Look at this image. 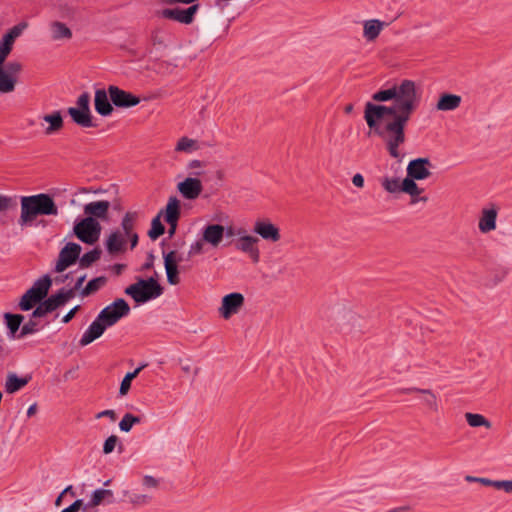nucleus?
I'll return each instance as SVG.
<instances>
[{
    "instance_id": "obj_2",
    "label": "nucleus",
    "mask_w": 512,
    "mask_h": 512,
    "mask_svg": "<svg viewBox=\"0 0 512 512\" xmlns=\"http://www.w3.org/2000/svg\"><path fill=\"white\" fill-rule=\"evenodd\" d=\"M21 212L18 224L21 227L31 226L38 216H57L58 207L53 197L46 193H39L20 198Z\"/></svg>"
},
{
    "instance_id": "obj_34",
    "label": "nucleus",
    "mask_w": 512,
    "mask_h": 512,
    "mask_svg": "<svg viewBox=\"0 0 512 512\" xmlns=\"http://www.w3.org/2000/svg\"><path fill=\"white\" fill-rule=\"evenodd\" d=\"M139 218V214L136 211H128L122 218L121 221V232L127 236L135 233L134 227Z\"/></svg>"
},
{
    "instance_id": "obj_46",
    "label": "nucleus",
    "mask_w": 512,
    "mask_h": 512,
    "mask_svg": "<svg viewBox=\"0 0 512 512\" xmlns=\"http://www.w3.org/2000/svg\"><path fill=\"white\" fill-rule=\"evenodd\" d=\"M419 393L424 395L423 403L427 407H429L433 411H437L438 410L437 397H436V395L432 391L426 390V389H422V390H419Z\"/></svg>"
},
{
    "instance_id": "obj_42",
    "label": "nucleus",
    "mask_w": 512,
    "mask_h": 512,
    "mask_svg": "<svg viewBox=\"0 0 512 512\" xmlns=\"http://www.w3.org/2000/svg\"><path fill=\"white\" fill-rule=\"evenodd\" d=\"M39 330L40 327L37 318H32L31 316L30 319L22 326L20 333L17 335V338H24L28 335L37 333Z\"/></svg>"
},
{
    "instance_id": "obj_49",
    "label": "nucleus",
    "mask_w": 512,
    "mask_h": 512,
    "mask_svg": "<svg viewBox=\"0 0 512 512\" xmlns=\"http://www.w3.org/2000/svg\"><path fill=\"white\" fill-rule=\"evenodd\" d=\"M119 439L116 435L109 436L103 444V453L110 454L114 451Z\"/></svg>"
},
{
    "instance_id": "obj_57",
    "label": "nucleus",
    "mask_w": 512,
    "mask_h": 512,
    "mask_svg": "<svg viewBox=\"0 0 512 512\" xmlns=\"http://www.w3.org/2000/svg\"><path fill=\"white\" fill-rule=\"evenodd\" d=\"M79 308H80L79 305L73 307L66 315L63 316L62 322L63 323L70 322L73 319V317L75 316V314L77 313V311L79 310Z\"/></svg>"
},
{
    "instance_id": "obj_27",
    "label": "nucleus",
    "mask_w": 512,
    "mask_h": 512,
    "mask_svg": "<svg viewBox=\"0 0 512 512\" xmlns=\"http://www.w3.org/2000/svg\"><path fill=\"white\" fill-rule=\"evenodd\" d=\"M49 30L53 41L70 40L73 36L71 29L60 21H52L49 24Z\"/></svg>"
},
{
    "instance_id": "obj_37",
    "label": "nucleus",
    "mask_w": 512,
    "mask_h": 512,
    "mask_svg": "<svg viewBox=\"0 0 512 512\" xmlns=\"http://www.w3.org/2000/svg\"><path fill=\"white\" fill-rule=\"evenodd\" d=\"M198 149L199 145L197 140L188 138L186 136L181 137L175 146V151L177 152L192 153Z\"/></svg>"
},
{
    "instance_id": "obj_38",
    "label": "nucleus",
    "mask_w": 512,
    "mask_h": 512,
    "mask_svg": "<svg viewBox=\"0 0 512 512\" xmlns=\"http://www.w3.org/2000/svg\"><path fill=\"white\" fill-rule=\"evenodd\" d=\"M102 251L99 248H94L87 253H85L82 257L79 258V265L81 268H88L94 262L98 261L101 257Z\"/></svg>"
},
{
    "instance_id": "obj_28",
    "label": "nucleus",
    "mask_w": 512,
    "mask_h": 512,
    "mask_svg": "<svg viewBox=\"0 0 512 512\" xmlns=\"http://www.w3.org/2000/svg\"><path fill=\"white\" fill-rule=\"evenodd\" d=\"M387 24L378 19L366 20L363 23V37L367 41H374Z\"/></svg>"
},
{
    "instance_id": "obj_55",
    "label": "nucleus",
    "mask_w": 512,
    "mask_h": 512,
    "mask_svg": "<svg viewBox=\"0 0 512 512\" xmlns=\"http://www.w3.org/2000/svg\"><path fill=\"white\" fill-rule=\"evenodd\" d=\"M203 240L201 241H197L195 243H193L191 246H190V249H189V256H194V255H198V254H201L202 251H203Z\"/></svg>"
},
{
    "instance_id": "obj_64",
    "label": "nucleus",
    "mask_w": 512,
    "mask_h": 512,
    "mask_svg": "<svg viewBox=\"0 0 512 512\" xmlns=\"http://www.w3.org/2000/svg\"><path fill=\"white\" fill-rule=\"evenodd\" d=\"M125 267H126V266H125L124 264H114V265L112 266V270H113V272H114L116 275H120V274L123 272V270L125 269Z\"/></svg>"
},
{
    "instance_id": "obj_10",
    "label": "nucleus",
    "mask_w": 512,
    "mask_h": 512,
    "mask_svg": "<svg viewBox=\"0 0 512 512\" xmlns=\"http://www.w3.org/2000/svg\"><path fill=\"white\" fill-rule=\"evenodd\" d=\"M109 97L113 105L119 108H130L140 103V98L136 95L120 89L118 86L110 85L108 87Z\"/></svg>"
},
{
    "instance_id": "obj_26",
    "label": "nucleus",
    "mask_w": 512,
    "mask_h": 512,
    "mask_svg": "<svg viewBox=\"0 0 512 512\" xmlns=\"http://www.w3.org/2000/svg\"><path fill=\"white\" fill-rule=\"evenodd\" d=\"M497 210L492 207L483 209L479 219L478 227L482 233H488L496 228Z\"/></svg>"
},
{
    "instance_id": "obj_53",
    "label": "nucleus",
    "mask_w": 512,
    "mask_h": 512,
    "mask_svg": "<svg viewBox=\"0 0 512 512\" xmlns=\"http://www.w3.org/2000/svg\"><path fill=\"white\" fill-rule=\"evenodd\" d=\"M25 25H16L12 29L9 30L4 36H11V41L15 42L16 38L19 37L22 33Z\"/></svg>"
},
{
    "instance_id": "obj_22",
    "label": "nucleus",
    "mask_w": 512,
    "mask_h": 512,
    "mask_svg": "<svg viewBox=\"0 0 512 512\" xmlns=\"http://www.w3.org/2000/svg\"><path fill=\"white\" fill-rule=\"evenodd\" d=\"M112 504L114 503V494L109 489H96L92 492L90 500L85 503L84 512H88L90 509L95 508L102 503Z\"/></svg>"
},
{
    "instance_id": "obj_11",
    "label": "nucleus",
    "mask_w": 512,
    "mask_h": 512,
    "mask_svg": "<svg viewBox=\"0 0 512 512\" xmlns=\"http://www.w3.org/2000/svg\"><path fill=\"white\" fill-rule=\"evenodd\" d=\"M195 177H187L184 181L178 183L177 189L180 194L188 200H194L200 196L203 190L201 181L197 178L202 172L193 171L191 172Z\"/></svg>"
},
{
    "instance_id": "obj_29",
    "label": "nucleus",
    "mask_w": 512,
    "mask_h": 512,
    "mask_svg": "<svg viewBox=\"0 0 512 512\" xmlns=\"http://www.w3.org/2000/svg\"><path fill=\"white\" fill-rule=\"evenodd\" d=\"M462 102V98L456 94L444 93L439 97L436 104L438 111H454Z\"/></svg>"
},
{
    "instance_id": "obj_44",
    "label": "nucleus",
    "mask_w": 512,
    "mask_h": 512,
    "mask_svg": "<svg viewBox=\"0 0 512 512\" xmlns=\"http://www.w3.org/2000/svg\"><path fill=\"white\" fill-rule=\"evenodd\" d=\"M124 496H128L129 502L134 506L147 505L151 501V496L147 494L129 493V491H124Z\"/></svg>"
},
{
    "instance_id": "obj_5",
    "label": "nucleus",
    "mask_w": 512,
    "mask_h": 512,
    "mask_svg": "<svg viewBox=\"0 0 512 512\" xmlns=\"http://www.w3.org/2000/svg\"><path fill=\"white\" fill-rule=\"evenodd\" d=\"M101 230L102 227L98 220L93 217H85L75 223L73 235L81 242L93 245L99 240Z\"/></svg>"
},
{
    "instance_id": "obj_48",
    "label": "nucleus",
    "mask_w": 512,
    "mask_h": 512,
    "mask_svg": "<svg viewBox=\"0 0 512 512\" xmlns=\"http://www.w3.org/2000/svg\"><path fill=\"white\" fill-rule=\"evenodd\" d=\"M465 481H467L469 483H472V482L481 483L484 486L494 487L495 489H497V484H498V480H491L488 478L475 477V476H470V475H467L465 477Z\"/></svg>"
},
{
    "instance_id": "obj_7",
    "label": "nucleus",
    "mask_w": 512,
    "mask_h": 512,
    "mask_svg": "<svg viewBox=\"0 0 512 512\" xmlns=\"http://www.w3.org/2000/svg\"><path fill=\"white\" fill-rule=\"evenodd\" d=\"M131 309L123 298H118L104 307L98 314V320L108 328L115 325L120 319L129 315Z\"/></svg>"
},
{
    "instance_id": "obj_8",
    "label": "nucleus",
    "mask_w": 512,
    "mask_h": 512,
    "mask_svg": "<svg viewBox=\"0 0 512 512\" xmlns=\"http://www.w3.org/2000/svg\"><path fill=\"white\" fill-rule=\"evenodd\" d=\"M81 246L74 242L67 243L59 252L55 272L61 273L73 265L80 256Z\"/></svg>"
},
{
    "instance_id": "obj_20",
    "label": "nucleus",
    "mask_w": 512,
    "mask_h": 512,
    "mask_svg": "<svg viewBox=\"0 0 512 512\" xmlns=\"http://www.w3.org/2000/svg\"><path fill=\"white\" fill-rule=\"evenodd\" d=\"M94 107L96 112L103 116H109L113 112L112 102L109 97L108 90L97 89L94 97Z\"/></svg>"
},
{
    "instance_id": "obj_51",
    "label": "nucleus",
    "mask_w": 512,
    "mask_h": 512,
    "mask_svg": "<svg viewBox=\"0 0 512 512\" xmlns=\"http://www.w3.org/2000/svg\"><path fill=\"white\" fill-rule=\"evenodd\" d=\"M4 70L9 72L10 75H12V77H15L21 72L22 70V65L21 63L17 62V61H12V62H8L5 67H4Z\"/></svg>"
},
{
    "instance_id": "obj_15",
    "label": "nucleus",
    "mask_w": 512,
    "mask_h": 512,
    "mask_svg": "<svg viewBox=\"0 0 512 512\" xmlns=\"http://www.w3.org/2000/svg\"><path fill=\"white\" fill-rule=\"evenodd\" d=\"M180 218V201L177 197H170L164 210V220L169 224L168 234L172 237Z\"/></svg>"
},
{
    "instance_id": "obj_23",
    "label": "nucleus",
    "mask_w": 512,
    "mask_h": 512,
    "mask_svg": "<svg viewBox=\"0 0 512 512\" xmlns=\"http://www.w3.org/2000/svg\"><path fill=\"white\" fill-rule=\"evenodd\" d=\"M224 233V226L220 224H210L204 228L202 240L211 244L213 247H217L221 243Z\"/></svg>"
},
{
    "instance_id": "obj_17",
    "label": "nucleus",
    "mask_w": 512,
    "mask_h": 512,
    "mask_svg": "<svg viewBox=\"0 0 512 512\" xmlns=\"http://www.w3.org/2000/svg\"><path fill=\"white\" fill-rule=\"evenodd\" d=\"M164 267L167 275V281L171 285H177L180 282L177 264L181 261L176 251H170L163 254Z\"/></svg>"
},
{
    "instance_id": "obj_21",
    "label": "nucleus",
    "mask_w": 512,
    "mask_h": 512,
    "mask_svg": "<svg viewBox=\"0 0 512 512\" xmlns=\"http://www.w3.org/2000/svg\"><path fill=\"white\" fill-rule=\"evenodd\" d=\"M106 326L102 323L101 320H98V317L89 325L87 330L82 335L79 344L84 347L92 343L94 340L101 337L106 330Z\"/></svg>"
},
{
    "instance_id": "obj_30",
    "label": "nucleus",
    "mask_w": 512,
    "mask_h": 512,
    "mask_svg": "<svg viewBox=\"0 0 512 512\" xmlns=\"http://www.w3.org/2000/svg\"><path fill=\"white\" fill-rule=\"evenodd\" d=\"M30 379V377L20 378L15 373H8L5 382V391L9 394H13L25 387Z\"/></svg>"
},
{
    "instance_id": "obj_35",
    "label": "nucleus",
    "mask_w": 512,
    "mask_h": 512,
    "mask_svg": "<svg viewBox=\"0 0 512 512\" xmlns=\"http://www.w3.org/2000/svg\"><path fill=\"white\" fill-rule=\"evenodd\" d=\"M107 282V278L105 276H99L92 280H90L85 287L80 290L81 297H87L91 294L96 293L101 287H103Z\"/></svg>"
},
{
    "instance_id": "obj_58",
    "label": "nucleus",
    "mask_w": 512,
    "mask_h": 512,
    "mask_svg": "<svg viewBox=\"0 0 512 512\" xmlns=\"http://www.w3.org/2000/svg\"><path fill=\"white\" fill-rule=\"evenodd\" d=\"M85 279H86V274H84V275L80 276V277L76 280L74 287H72V288H70V289H69V290H72V292H73V294H74V297L76 296V292H77L78 290L82 289L81 287H82V284H83V282L85 281Z\"/></svg>"
},
{
    "instance_id": "obj_25",
    "label": "nucleus",
    "mask_w": 512,
    "mask_h": 512,
    "mask_svg": "<svg viewBox=\"0 0 512 512\" xmlns=\"http://www.w3.org/2000/svg\"><path fill=\"white\" fill-rule=\"evenodd\" d=\"M68 114L71 116L74 123L83 128L96 127L93 122L91 110L76 109L75 107L68 108Z\"/></svg>"
},
{
    "instance_id": "obj_3",
    "label": "nucleus",
    "mask_w": 512,
    "mask_h": 512,
    "mask_svg": "<svg viewBox=\"0 0 512 512\" xmlns=\"http://www.w3.org/2000/svg\"><path fill=\"white\" fill-rule=\"evenodd\" d=\"M125 293L137 303H146L161 296L163 288L155 278L150 277L146 280L139 279L136 283L128 286Z\"/></svg>"
},
{
    "instance_id": "obj_50",
    "label": "nucleus",
    "mask_w": 512,
    "mask_h": 512,
    "mask_svg": "<svg viewBox=\"0 0 512 512\" xmlns=\"http://www.w3.org/2000/svg\"><path fill=\"white\" fill-rule=\"evenodd\" d=\"M76 109L90 110V95L88 92H83L77 99Z\"/></svg>"
},
{
    "instance_id": "obj_6",
    "label": "nucleus",
    "mask_w": 512,
    "mask_h": 512,
    "mask_svg": "<svg viewBox=\"0 0 512 512\" xmlns=\"http://www.w3.org/2000/svg\"><path fill=\"white\" fill-rule=\"evenodd\" d=\"M74 298L72 290L61 288L56 294L51 295L47 299H43L32 312V318H41L46 316L65 305L69 300Z\"/></svg>"
},
{
    "instance_id": "obj_47",
    "label": "nucleus",
    "mask_w": 512,
    "mask_h": 512,
    "mask_svg": "<svg viewBox=\"0 0 512 512\" xmlns=\"http://www.w3.org/2000/svg\"><path fill=\"white\" fill-rule=\"evenodd\" d=\"M17 206L16 198L0 194V212L15 209Z\"/></svg>"
},
{
    "instance_id": "obj_1",
    "label": "nucleus",
    "mask_w": 512,
    "mask_h": 512,
    "mask_svg": "<svg viewBox=\"0 0 512 512\" xmlns=\"http://www.w3.org/2000/svg\"><path fill=\"white\" fill-rule=\"evenodd\" d=\"M376 102L393 100V104L376 105L367 102L364 119L368 127L381 138L389 155L402 161L399 147L406 141L405 127L419 103L416 84L404 79L399 84L379 90L372 95Z\"/></svg>"
},
{
    "instance_id": "obj_43",
    "label": "nucleus",
    "mask_w": 512,
    "mask_h": 512,
    "mask_svg": "<svg viewBox=\"0 0 512 512\" xmlns=\"http://www.w3.org/2000/svg\"><path fill=\"white\" fill-rule=\"evenodd\" d=\"M140 422V417L134 416L131 413H126L119 422V428L122 432L128 433L132 429L133 425L139 424Z\"/></svg>"
},
{
    "instance_id": "obj_40",
    "label": "nucleus",
    "mask_w": 512,
    "mask_h": 512,
    "mask_svg": "<svg viewBox=\"0 0 512 512\" xmlns=\"http://www.w3.org/2000/svg\"><path fill=\"white\" fill-rule=\"evenodd\" d=\"M162 213H164V211H161L151 222V229L148 232V236L152 240L158 239L165 232V227L160 221Z\"/></svg>"
},
{
    "instance_id": "obj_60",
    "label": "nucleus",
    "mask_w": 512,
    "mask_h": 512,
    "mask_svg": "<svg viewBox=\"0 0 512 512\" xmlns=\"http://www.w3.org/2000/svg\"><path fill=\"white\" fill-rule=\"evenodd\" d=\"M109 417L112 421L116 419V413L114 410H104L96 415V418Z\"/></svg>"
},
{
    "instance_id": "obj_24",
    "label": "nucleus",
    "mask_w": 512,
    "mask_h": 512,
    "mask_svg": "<svg viewBox=\"0 0 512 512\" xmlns=\"http://www.w3.org/2000/svg\"><path fill=\"white\" fill-rule=\"evenodd\" d=\"M416 180L410 177H406L402 181V192L407 193L411 196L410 204H416L417 202H424L426 203L428 201V197L422 196L419 197V195L422 193L423 189L420 188Z\"/></svg>"
},
{
    "instance_id": "obj_13",
    "label": "nucleus",
    "mask_w": 512,
    "mask_h": 512,
    "mask_svg": "<svg viewBox=\"0 0 512 512\" xmlns=\"http://www.w3.org/2000/svg\"><path fill=\"white\" fill-rule=\"evenodd\" d=\"M237 235H239L240 237L236 243V249L244 253H247L253 260V262L257 263L260 258V252L257 247L259 239L255 236L245 235L242 233L241 230L237 232Z\"/></svg>"
},
{
    "instance_id": "obj_63",
    "label": "nucleus",
    "mask_w": 512,
    "mask_h": 512,
    "mask_svg": "<svg viewBox=\"0 0 512 512\" xmlns=\"http://www.w3.org/2000/svg\"><path fill=\"white\" fill-rule=\"evenodd\" d=\"M202 166H203V162L200 161V160H191L188 163V169H190V170H193V169H196V168H200Z\"/></svg>"
},
{
    "instance_id": "obj_12",
    "label": "nucleus",
    "mask_w": 512,
    "mask_h": 512,
    "mask_svg": "<svg viewBox=\"0 0 512 512\" xmlns=\"http://www.w3.org/2000/svg\"><path fill=\"white\" fill-rule=\"evenodd\" d=\"M244 305V296L239 292H233L222 298L219 313L224 319H229L237 314Z\"/></svg>"
},
{
    "instance_id": "obj_54",
    "label": "nucleus",
    "mask_w": 512,
    "mask_h": 512,
    "mask_svg": "<svg viewBox=\"0 0 512 512\" xmlns=\"http://www.w3.org/2000/svg\"><path fill=\"white\" fill-rule=\"evenodd\" d=\"M497 489L512 494V480H498Z\"/></svg>"
},
{
    "instance_id": "obj_14",
    "label": "nucleus",
    "mask_w": 512,
    "mask_h": 512,
    "mask_svg": "<svg viewBox=\"0 0 512 512\" xmlns=\"http://www.w3.org/2000/svg\"><path fill=\"white\" fill-rule=\"evenodd\" d=\"M430 166L431 162L428 158L413 159L407 166V176L415 180L427 179L431 175Z\"/></svg>"
},
{
    "instance_id": "obj_62",
    "label": "nucleus",
    "mask_w": 512,
    "mask_h": 512,
    "mask_svg": "<svg viewBox=\"0 0 512 512\" xmlns=\"http://www.w3.org/2000/svg\"><path fill=\"white\" fill-rule=\"evenodd\" d=\"M153 262H154V255L152 253H149L147 261L143 265V269L148 270V269L152 268Z\"/></svg>"
},
{
    "instance_id": "obj_36",
    "label": "nucleus",
    "mask_w": 512,
    "mask_h": 512,
    "mask_svg": "<svg viewBox=\"0 0 512 512\" xmlns=\"http://www.w3.org/2000/svg\"><path fill=\"white\" fill-rule=\"evenodd\" d=\"M383 189L391 194L402 192V182L399 177L384 176L381 179Z\"/></svg>"
},
{
    "instance_id": "obj_18",
    "label": "nucleus",
    "mask_w": 512,
    "mask_h": 512,
    "mask_svg": "<svg viewBox=\"0 0 512 512\" xmlns=\"http://www.w3.org/2000/svg\"><path fill=\"white\" fill-rule=\"evenodd\" d=\"M107 252L114 256L126 251V236L120 229L112 231L105 241Z\"/></svg>"
},
{
    "instance_id": "obj_16",
    "label": "nucleus",
    "mask_w": 512,
    "mask_h": 512,
    "mask_svg": "<svg viewBox=\"0 0 512 512\" xmlns=\"http://www.w3.org/2000/svg\"><path fill=\"white\" fill-rule=\"evenodd\" d=\"M253 231L263 240L270 242H278L281 238L280 230L268 220H257L254 224Z\"/></svg>"
},
{
    "instance_id": "obj_59",
    "label": "nucleus",
    "mask_w": 512,
    "mask_h": 512,
    "mask_svg": "<svg viewBox=\"0 0 512 512\" xmlns=\"http://www.w3.org/2000/svg\"><path fill=\"white\" fill-rule=\"evenodd\" d=\"M352 183L356 187L362 188L364 186V177L360 173H357L353 176Z\"/></svg>"
},
{
    "instance_id": "obj_61",
    "label": "nucleus",
    "mask_w": 512,
    "mask_h": 512,
    "mask_svg": "<svg viewBox=\"0 0 512 512\" xmlns=\"http://www.w3.org/2000/svg\"><path fill=\"white\" fill-rule=\"evenodd\" d=\"M127 240H130L131 249H134L137 246V244H138V240H139L138 234L135 232V233H132L130 235H127L126 236V241Z\"/></svg>"
},
{
    "instance_id": "obj_52",
    "label": "nucleus",
    "mask_w": 512,
    "mask_h": 512,
    "mask_svg": "<svg viewBox=\"0 0 512 512\" xmlns=\"http://www.w3.org/2000/svg\"><path fill=\"white\" fill-rule=\"evenodd\" d=\"M85 503L83 499H77L75 500L71 505H69L67 508L63 509L61 512H78L82 509L84 512Z\"/></svg>"
},
{
    "instance_id": "obj_33",
    "label": "nucleus",
    "mask_w": 512,
    "mask_h": 512,
    "mask_svg": "<svg viewBox=\"0 0 512 512\" xmlns=\"http://www.w3.org/2000/svg\"><path fill=\"white\" fill-rule=\"evenodd\" d=\"M4 319L9 330V336L11 338H17L16 333L24 320V316L21 314L5 313Z\"/></svg>"
},
{
    "instance_id": "obj_39",
    "label": "nucleus",
    "mask_w": 512,
    "mask_h": 512,
    "mask_svg": "<svg viewBox=\"0 0 512 512\" xmlns=\"http://www.w3.org/2000/svg\"><path fill=\"white\" fill-rule=\"evenodd\" d=\"M146 367V364H143L141 366H139L138 368H136L133 372H128L125 377L123 378L121 384H120V389H119V394L120 395H126L131 387V381L137 377V375L140 373V371Z\"/></svg>"
},
{
    "instance_id": "obj_31",
    "label": "nucleus",
    "mask_w": 512,
    "mask_h": 512,
    "mask_svg": "<svg viewBox=\"0 0 512 512\" xmlns=\"http://www.w3.org/2000/svg\"><path fill=\"white\" fill-rule=\"evenodd\" d=\"M17 78L12 77L9 72L4 70V64L0 63V93H11L15 90Z\"/></svg>"
},
{
    "instance_id": "obj_32",
    "label": "nucleus",
    "mask_w": 512,
    "mask_h": 512,
    "mask_svg": "<svg viewBox=\"0 0 512 512\" xmlns=\"http://www.w3.org/2000/svg\"><path fill=\"white\" fill-rule=\"evenodd\" d=\"M43 120L49 123L45 130L47 135H51L63 127V118L60 111H54L52 114L43 116Z\"/></svg>"
},
{
    "instance_id": "obj_45",
    "label": "nucleus",
    "mask_w": 512,
    "mask_h": 512,
    "mask_svg": "<svg viewBox=\"0 0 512 512\" xmlns=\"http://www.w3.org/2000/svg\"><path fill=\"white\" fill-rule=\"evenodd\" d=\"M14 42L11 41V36H3L0 41V63H5L7 56L13 48Z\"/></svg>"
},
{
    "instance_id": "obj_19",
    "label": "nucleus",
    "mask_w": 512,
    "mask_h": 512,
    "mask_svg": "<svg viewBox=\"0 0 512 512\" xmlns=\"http://www.w3.org/2000/svg\"><path fill=\"white\" fill-rule=\"evenodd\" d=\"M110 208V202L106 200L93 201L84 205L83 212L86 217H93L94 219H107Z\"/></svg>"
},
{
    "instance_id": "obj_41",
    "label": "nucleus",
    "mask_w": 512,
    "mask_h": 512,
    "mask_svg": "<svg viewBox=\"0 0 512 512\" xmlns=\"http://www.w3.org/2000/svg\"><path fill=\"white\" fill-rule=\"evenodd\" d=\"M465 418H466V421L467 423L471 426V427H481V426H484L486 428H491V423L490 421H488L483 415L481 414H476V413H466L465 414Z\"/></svg>"
},
{
    "instance_id": "obj_56",
    "label": "nucleus",
    "mask_w": 512,
    "mask_h": 512,
    "mask_svg": "<svg viewBox=\"0 0 512 512\" xmlns=\"http://www.w3.org/2000/svg\"><path fill=\"white\" fill-rule=\"evenodd\" d=\"M158 484V480L155 479L153 476L145 475L143 477V486L146 488H157Z\"/></svg>"
},
{
    "instance_id": "obj_4",
    "label": "nucleus",
    "mask_w": 512,
    "mask_h": 512,
    "mask_svg": "<svg viewBox=\"0 0 512 512\" xmlns=\"http://www.w3.org/2000/svg\"><path fill=\"white\" fill-rule=\"evenodd\" d=\"M51 285L52 280L49 275H44L37 279L32 287L21 297L19 302L20 310L29 311L34 306H38L40 302L47 297Z\"/></svg>"
},
{
    "instance_id": "obj_9",
    "label": "nucleus",
    "mask_w": 512,
    "mask_h": 512,
    "mask_svg": "<svg viewBox=\"0 0 512 512\" xmlns=\"http://www.w3.org/2000/svg\"><path fill=\"white\" fill-rule=\"evenodd\" d=\"M200 8V4H192L188 8H166L162 10V17L165 19L173 20L181 24H191L194 21L195 15Z\"/></svg>"
}]
</instances>
